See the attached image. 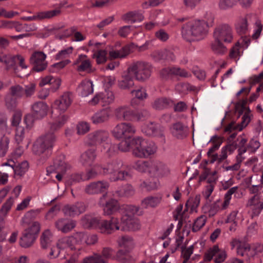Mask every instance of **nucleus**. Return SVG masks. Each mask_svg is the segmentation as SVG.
Wrapping results in <instances>:
<instances>
[{"instance_id": "nucleus-20", "label": "nucleus", "mask_w": 263, "mask_h": 263, "mask_svg": "<svg viewBox=\"0 0 263 263\" xmlns=\"http://www.w3.org/2000/svg\"><path fill=\"white\" fill-rule=\"evenodd\" d=\"M169 174L170 170L164 163L159 161H152L149 175L155 177H163Z\"/></svg>"}, {"instance_id": "nucleus-47", "label": "nucleus", "mask_w": 263, "mask_h": 263, "mask_svg": "<svg viewBox=\"0 0 263 263\" xmlns=\"http://www.w3.org/2000/svg\"><path fill=\"white\" fill-rule=\"evenodd\" d=\"M97 230L101 233L105 234H110L114 233L109 220H101L100 218Z\"/></svg>"}, {"instance_id": "nucleus-32", "label": "nucleus", "mask_w": 263, "mask_h": 263, "mask_svg": "<svg viewBox=\"0 0 263 263\" xmlns=\"http://www.w3.org/2000/svg\"><path fill=\"white\" fill-rule=\"evenodd\" d=\"M171 132L177 139H183L187 136V129L182 123L177 122L172 125Z\"/></svg>"}, {"instance_id": "nucleus-46", "label": "nucleus", "mask_w": 263, "mask_h": 263, "mask_svg": "<svg viewBox=\"0 0 263 263\" xmlns=\"http://www.w3.org/2000/svg\"><path fill=\"white\" fill-rule=\"evenodd\" d=\"M134 78H135L134 75L128 72V68L126 73L123 76V80L119 82V85L120 87L123 89H126L133 86L134 85Z\"/></svg>"}, {"instance_id": "nucleus-36", "label": "nucleus", "mask_w": 263, "mask_h": 263, "mask_svg": "<svg viewBox=\"0 0 263 263\" xmlns=\"http://www.w3.org/2000/svg\"><path fill=\"white\" fill-rule=\"evenodd\" d=\"M117 242L120 247L128 251H131L135 246L134 238L128 235H124L119 238Z\"/></svg>"}, {"instance_id": "nucleus-10", "label": "nucleus", "mask_w": 263, "mask_h": 263, "mask_svg": "<svg viewBox=\"0 0 263 263\" xmlns=\"http://www.w3.org/2000/svg\"><path fill=\"white\" fill-rule=\"evenodd\" d=\"M149 43L146 42L145 44L141 46H138L134 43H130L129 45L123 47L120 50L112 49L109 52V59L110 60L116 59H122L126 57L129 54L130 51L135 49H138L139 51H142L148 48Z\"/></svg>"}, {"instance_id": "nucleus-58", "label": "nucleus", "mask_w": 263, "mask_h": 263, "mask_svg": "<svg viewBox=\"0 0 263 263\" xmlns=\"http://www.w3.org/2000/svg\"><path fill=\"white\" fill-rule=\"evenodd\" d=\"M15 199L13 197H10L7 201L3 204L1 209H0V217H4L6 216L8 212L10 210L12 206L14 203Z\"/></svg>"}, {"instance_id": "nucleus-44", "label": "nucleus", "mask_w": 263, "mask_h": 263, "mask_svg": "<svg viewBox=\"0 0 263 263\" xmlns=\"http://www.w3.org/2000/svg\"><path fill=\"white\" fill-rule=\"evenodd\" d=\"M54 167L57 174L55 178L61 181L63 175L65 173L68 168V165L64 161L60 162L55 161L54 163Z\"/></svg>"}, {"instance_id": "nucleus-24", "label": "nucleus", "mask_w": 263, "mask_h": 263, "mask_svg": "<svg viewBox=\"0 0 263 263\" xmlns=\"http://www.w3.org/2000/svg\"><path fill=\"white\" fill-rule=\"evenodd\" d=\"M1 166L2 167L8 166L10 171H13L15 174L22 176L27 171L29 165L27 161H24L16 167L14 161L13 159H9L7 162L3 163Z\"/></svg>"}, {"instance_id": "nucleus-31", "label": "nucleus", "mask_w": 263, "mask_h": 263, "mask_svg": "<svg viewBox=\"0 0 263 263\" xmlns=\"http://www.w3.org/2000/svg\"><path fill=\"white\" fill-rule=\"evenodd\" d=\"M133 114V110L127 106H120L115 110V115L119 120H131Z\"/></svg>"}, {"instance_id": "nucleus-26", "label": "nucleus", "mask_w": 263, "mask_h": 263, "mask_svg": "<svg viewBox=\"0 0 263 263\" xmlns=\"http://www.w3.org/2000/svg\"><path fill=\"white\" fill-rule=\"evenodd\" d=\"M46 58V54L43 52H34V71L40 72L46 68L47 63Z\"/></svg>"}, {"instance_id": "nucleus-34", "label": "nucleus", "mask_w": 263, "mask_h": 263, "mask_svg": "<svg viewBox=\"0 0 263 263\" xmlns=\"http://www.w3.org/2000/svg\"><path fill=\"white\" fill-rule=\"evenodd\" d=\"M96 158L95 151L92 149H89L83 153L80 157V162L84 166H90Z\"/></svg>"}, {"instance_id": "nucleus-40", "label": "nucleus", "mask_w": 263, "mask_h": 263, "mask_svg": "<svg viewBox=\"0 0 263 263\" xmlns=\"http://www.w3.org/2000/svg\"><path fill=\"white\" fill-rule=\"evenodd\" d=\"M173 104L170 99L160 98L156 99L152 104L153 108L156 110H162L166 108Z\"/></svg>"}, {"instance_id": "nucleus-48", "label": "nucleus", "mask_w": 263, "mask_h": 263, "mask_svg": "<svg viewBox=\"0 0 263 263\" xmlns=\"http://www.w3.org/2000/svg\"><path fill=\"white\" fill-rule=\"evenodd\" d=\"M143 16L138 11H130L125 14L123 16V20L127 22L132 23L137 21H141L143 20Z\"/></svg>"}, {"instance_id": "nucleus-14", "label": "nucleus", "mask_w": 263, "mask_h": 263, "mask_svg": "<svg viewBox=\"0 0 263 263\" xmlns=\"http://www.w3.org/2000/svg\"><path fill=\"white\" fill-rule=\"evenodd\" d=\"M227 257V253L224 250L220 249L218 246L215 245L209 249L204 255V260L210 261L214 259L216 263L223 262Z\"/></svg>"}, {"instance_id": "nucleus-12", "label": "nucleus", "mask_w": 263, "mask_h": 263, "mask_svg": "<svg viewBox=\"0 0 263 263\" xmlns=\"http://www.w3.org/2000/svg\"><path fill=\"white\" fill-rule=\"evenodd\" d=\"M214 40H220L225 43H230L233 40V32L232 27L226 24L216 27L213 31Z\"/></svg>"}, {"instance_id": "nucleus-57", "label": "nucleus", "mask_w": 263, "mask_h": 263, "mask_svg": "<svg viewBox=\"0 0 263 263\" xmlns=\"http://www.w3.org/2000/svg\"><path fill=\"white\" fill-rule=\"evenodd\" d=\"M22 225L26 229H31L33 226V211L30 210L27 212L22 220Z\"/></svg>"}, {"instance_id": "nucleus-52", "label": "nucleus", "mask_w": 263, "mask_h": 263, "mask_svg": "<svg viewBox=\"0 0 263 263\" xmlns=\"http://www.w3.org/2000/svg\"><path fill=\"white\" fill-rule=\"evenodd\" d=\"M73 48L72 46L64 49L59 51L54 56V59L57 61H63L65 60H69L68 58L72 53Z\"/></svg>"}, {"instance_id": "nucleus-25", "label": "nucleus", "mask_w": 263, "mask_h": 263, "mask_svg": "<svg viewBox=\"0 0 263 263\" xmlns=\"http://www.w3.org/2000/svg\"><path fill=\"white\" fill-rule=\"evenodd\" d=\"M76 241H78V239L76 238L75 234L73 236L66 237L60 239L57 244L61 251L65 250L67 255H69V253L75 249L73 244Z\"/></svg>"}, {"instance_id": "nucleus-63", "label": "nucleus", "mask_w": 263, "mask_h": 263, "mask_svg": "<svg viewBox=\"0 0 263 263\" xmlns=\"http://www.w3.org/2000/svg\"><path fill=\"white\" fill-rule=\"evenodd\" d=\"M121 217L120 220L117 217H112L110 219L111 227L112 228L113 232L116 231L121 230L122 231V222H123V213L121 214Z\"/></svg>"}, {"instance_id": "nucleus-13", "label": "nucleus", "mask_w": 263, "mask_h": 263, "mask_svg": "<svg viewBox=\"0 0 263 263\" xmlns=\"http://www.w3.org/2000/svg\"><path fill=\"white\" fill-rule=\"evenodd\" d=\"M130 211L123 213L122 231L135 232L140 230L141 224L138 218L134 217Z\"/></svg>"}, {"instance_id": "nucleus-9", "label": "nucleus", "mask_w": 263, "mask_h": 263, "mask_svg": "<svg viewBox=\"0 0 263 263\" xmlns=\"http://www.w3.org/2000/svg\"><path fill=\"white\" fill-rule=\"evenodd\" d=\"M55 140V136L53 133H46L40 137L36 141V155L43 154L44 158L47 157L50 154Z\"/></svg>"}, {"instance_id": "nucleus-42", "label": "nucleus", "mask_w": 263, "mask_h": 263, "mask_svg": "<svg viewBox=\"0 0 263 263\" xmlns=\"http://www.w3.org/2000/svg\"><path fill=\"white\" fill-rule=\"evenodd\" d=\"M243 53L240 43L239 42H236L235 45L230 49L229 51V58L237 62Z\"/></svg>"}, {"instance_id": "nucleus-45", "label": "nucleus", "mask_w": 263, "mask_h": 263, "mask_svg": "<svg viewBox=\"0 0 263 263\" xmlns=\"http://www.w3.org/2000/svg\"><path fill=\"white\" fill-rule=\"evenodd\" d=\"M253 33L251 37L253 40H257L261 35L263 26L260 20L255 15V18L253 20Z\"/></svg>"}, {"instance_id": "nucleus-29", "label": "nucleus", "mask_w": 263, "mask_h": 263, "mask_svg": "<svg viewBox=\"0 0 263 263\" xmlns=\"http://www.w3.org/2000/svg\"><path fill=\"white\" fill-rule=\"evenodd\" d=\"M56 228L62 232L66 233L71 231L76 226V222L73 220L61 219L55 223Z\"/></svg>"}, {"instance_id": "nucleus-54", "label": "nucleus", "mask_w": 263, "mask_h": 263, "mask_svg": "<svg viewBox=\"0 0 263 263\" xmlns=\"http://www.w3.org/2000/svg\"><path fill=\"white\" fill-rule=\"evenodd\" d=\"M103 167L99 165H95L91 169L89 170L85 174L84 179L89 180L95 178L99 174H103Z\"/></svg>"}, {"instance_id": "nucleus-62", "label": "nucleus", "mask_w": 263, "mask_h": 263, "mask_svg": "<svg viewBox=\"0 0 263 263\" xmlns=\"http://www.w3.org/2000/svg\"><path fill=\"white\" fill-rule=\"evenodd\" d=\"M239 0H219L218 7L220 10H226L236 5Z\"/></svg>"}, {"instance_id": "nucleus-28", "label": "nucleus", "mask_w": 263, "mask_h": 263, "mask_svg": "<svg viewBox=\"0 0 263 263\" xmlns=\"http://www.w3.org/2000/svg\"><path fill=\"white\" fill-rule=\"evenodd\" d=\"M110 115V110L109 108H104L97 111L91 117L92 122L98 124L106 122L108 120Z\"/></svg>"}, {"instance_id": "nucleus-38", "label": "nucleus", "mask_w": 263, "mask_h": 263, "mask_svg": "<svg viewBox=\"0 0 263 263\" xmlns=\"http://www.w3.org/2000/svg\"><path fill=\"white\" fill-rule=\"evenodd\" d=\"M152 161L137 160L133 165V168L139 172L147 173L149 175Z\"/></svg>"}, {"instance_id": "nucleus-11", "label": "nucleus", "mask_w": 263, "mask_h": 263, "mask_svg": "<svg viewBox=\"0 0 263 263\" xmlns=\"http://www.w3.org/2000/svg\"><path fill=\"white\" fill-rule=\"evenodd\" d=\"M246 206L252 218L259 216L263 209V194H255L248 199Z\"/></svg>"}, {"instance_id": "nucleus-49", "label": "nucleus", "mask_w": 263, "mask_h": 263, "mask_svg": "<svg viewBox=\"0 0 263 263\" xmlns=\"http://www.w3.org/2000/svg\"><path fill=\"white\" fill-rule=\"evenodd\" d=\"M200 199V196L198 195L190 197L185 204L187 210H190L192 213L197 212V209L199 205Z\"/></svg>"}, {"instance_id": "nucleus-50", "label": "nucleus", "mask_w": 263, "mask_h": 263, "mask_svg": "<svg viewBox=\"0 0 263 263\" xmlns=\"http://www.w3.org/2000/svg\"><path fill=\"white\" fill-rule=\"evenodd\" d=\"M130 251L126 249L118 250L116 255V259L122 263H127L130 261L132 260V257L129 254Z\"/></svg>"}, {"instance_id": "nucleus-30", "label": "nucleus", "mask_w": 263, "mask_h": 263, "mask_svg": "<svg viewBox=\"0 0 263 263\" xmlns=\"http://www.w3.org/2000/svg\"><path fill=\"white\" fill-rule=\"evenodd\" d=\"M100 218L91 215L86 214L81 219V224L86 229H97L99 224Z\"/></svg>"}, {"instance_id": "nucleus-51", "label": "nucleus", "mask_w": 263, "mask_h": 263, "mask_svg": "<svg viewBox=\"0 0 263 263\" xmlns=\"http://www.w3.org/2000/svg\"><path fill=\"white\" fill-rule=\"evenodd\" d=\"M60 13L58 10H53L46 12H39L34 15V20H42L44 18H49L57 15Z\"/></svg>"}, {"instance_id": "nucleus-37", "label": "nucleus", "mask_w": 263, "mask_h": 263, "mask_svg": "<svg viewBox=\"0 0 263 263\" xmlns=\"http://www.w3.org/2000/svg\"><path fill=\"white\" fill-rule=\"evenodd\" d=\"M92 82L89 80H83L78 87V91L82 97H87L93 91Z\"/></svg>"}, {"instance_id": "nucleus-15", "label": "nucleus", "mask_w": 263, "mask_h": 263, "mask_svg": "<svg viewBox=\"0 0 263 263\" xmlns=\"http://www.w3.org/2000/svg\"><path fill=\"white\" fill-rule=\"evenodd\" d=\"M73 64L76 66V69L79 72L90 73L93 71L92 61L86 54H79Z\"/></svg>"}, {"instance_id": "nucleus-6", "label": "nucleus", "mask_w": 263, "mask_h": 263, "mask_svg": "<svg viewBox=\"0 0 263 263\" xmlns=\"http://www.w3.org/2000/svg\"><path fill=\"white\" fill-rule=\"evenodd\" d=\"M152 69V65L148 63L138 61L129 66L128 72L133 74L137 80L144 82L150 78Z\"/></svg>"}, {"instance_id": "nucleus-22", "label": "nucleus", "mask_w": 263, "mask_h": 263, "mask_svg": "<svg viewBox=\"0 0 263 263\" xmlns=\"http://www.w3.org/2000/svg\"><path fill=\"white\" fill-rule=\"evenodd\" d=\"M109 184L104 181L93 182L87 185L85 192L88 194H95L104 192L108 190Z\"/></svg>"}, {"instance_id": "nucleus-3", "label": "nucleus", "mask_w": 263, "mask_h": 263, "mask_svg": "<svg viewBox=\"0 0 263 263\" xmlns=\"http://www.w3.org/2000/svg\"><path fill=\"white\" fill-rule=\"evenodd\" d=\"M87 142L89 145L101 144L102 151L110 156L115 152V146L109 142V134L105 130H97L89 134L87 137Z\"/></svg>"}, {"instance_id": "nucleus-64", "label": "nucleus", "mask_w": 263, "mask_h": 263, "mask_svg": "<svg viewBox=\"0 0 263 263\" xmlns=\"http://www.w3.org/2000/svg\"><path fill=\"white\" fill-rule=\"evenodd\" d=\"M70 63L71 61L70 60L61 61L58 63L52 65L49 68V71L51 72H58Z\"/></svg>"}, {"instance_id": "nucleus-7", "label": "nucleus", "mask_w": 263, "mask_h": 263, "mask_svg": "<svg viewBox=\"0 0 263 263\" xmlns=\"http://www.w3.org/2000/svg\"><path fill=\"white\" fill-rule=\"evenodd\" d=\"M135 133V127L132 124L126 122L117 124L111 131L112 136L115 139H122L121 142H130Z\"/></svg>"}, {"instance_id": "nucleus-61", "label": "nucleus", "mask_w": 263, "mask_h": 263, "mask_svg": "<svg viewBox=\"0 0 263 263\" xmlns=\"http://www.w3.org/2000/svg\"><path fill=\"white\" fill-rule=\"evenodd\" d=\"M206 221V217L201 215L197 218L193 223L192 231L194 232L199 231L205 225Z\"/></svg>"}, {"instance_id": "nucleus-35", "label": "nucleus", "mask_w": 263, "mask_h": 263, "mask_svg": "<svg viewBox=\"0 0 263 263\" xmlns=\"http://www.w3.org/2000/svg\"><path fill=\"white\" fill-rule=\"evenodd\" d=\"M76 238L78 239V242H81L84 240L88 246L96 244L98 240V237L96 234H87L81 232L76 234Z\"/></svg>"}, {"instance_id": "nucleus-19", "label": "nucleus", "mask_w": 263, "mask_h": 263, "mask_svg": "<svg viewBox=\"0 0 263 263\" xmlns=\"http://www.w3.org/2000/svg\"><path fill=\"white\" fill-rule=\"evenodd\" d=\"M24 58L20 55L11 57L0 54V62L4 64L7 69L13 67L16 63H18L22 68H26L27 66L24 64Z\"/></svg>"}, {"instance_id": "nucleus-43", "label": "nucleus", "mask_w": 263, "mask_h": 263, "mask_svg": "<svg viewBox=\"0 0 263 263\" xmlns=\"http://www.w3.org/2000/svg\"><path fill=\"white\" fill-rule=\"evenodd\" d=\"M159 126L153 122L145 124L142 128V131L148 136H156L159 135Z\"/></svg>"}, {"instance_id": "nucleus-5", "label": "nucleus", "mask_w": 263, "mask_h": 263, "mask_svg": "<svg viewBox=\"0 0 263 263\" xmlns=\"http://www.w3.org/2000/svg\"><path fill=\"white\" fill-rule=\"evenodd\" d=\"M124 165L120 160H115L103 167V174H110V180L112 181L124 180L130 178V174L123 170Z\"/></svg>"}, {"instance_id": "nucleus-16", "label": "nucleus", "mask_w": 263, "mask_h": 263, "mask_svg": "<svg viewBox=\"0 0 263 263\" xmlns=\"http://www.w3.org/2000/svg\"><path fill=\"white\" fill-rule=\"evenodd\" d=\"M72 102L71 94L68 92H66L54 101L53 107L58 110L60 113H63L69 107Z\"/></svg>"}, {"instance_id": "nucleus-2", "label": "nucleus", "mask_w": 263, "mask_h": 263, "mask_svg": "<svg viewBox=\"0 0 263 263\" xmlns=\"http://www.w3.org/2000/svg\"><path fill=\"white\" fill-rule=\"evenodd\" d=\"M213 22L212 15H210L206 21L198 19L191 20L182 26V36L189 42L200 40L205 36L208 28L212 26Z\"/></svg>"}, {"instance_id": "nucleus-21", "label": "nucleus", "mask_w": 263, "mask_h": 263, "mask_svg": "<svg viewBox=\"0 0 263 263\" xmlns=\"http://www.w3.org/2000/svg\"><path fill=\"white\" fill-rule=\"evenodd\" d=\"M86 209L84 203L78 202L74 204L65 205L63 209V211L66 216L74 217L84 213Z\"/></svg>"}, {"instance_id": "nucleus-60", "label": "nucleus", "mask_w": 263, "mask_h": 263, "mask_svg": "<svg viewBox=\"0 0 263 263\" xmlns=\"http://www.w3.org/2000/svg\"><path fill=\"white\" fill-rule=\"evenodd\" d=\"M52 240V235L49 230L45 231L42 234L41 238V244L43 248L46 249Z\"/></svg>"}, {"instance_id": "nucleus-53", "label": "nucleus", "mask_w": 263, "mask_h": 263, "mask_svg": "<svg viewBox=\"0 0 263 263\" xmlns=\"http://www.w3.org/2000/svg\"><path fill=\"white\" fill-rule=\"evenodd\" d=\"M222 142L223 140L221 137L217 136H213L210 141V142L212 144V146L209 148L207 153L208 156H210L211 154L217 151L221 145Z\"/></svg>"}, {"instance_id": "nucleus-39", "label": "nucleus", "mask_w": 263, "mask_h": 263, "mask_svg": "<svg viewBox=\"0 0 263 263\" xmlns=\"http://www.w3.org/2000/svg\"><path fill=\"white\" fill-rule=\"evenodd\" d=\"M33 242V231L31 229H26L21 238L20 243L24 248L30 247Z\"/></svg>"}, {"instance_id": "nucleus-41", "label": "nucleus", "mask_w": 263, "mask_h": 263, "mask_svg": "<svg viewBox=\"0 0 263 263\" xmlns=\"http://www.w3.org/2000/svg\"><path fill=\"white\" fill-rule=\"evenodd\" d=\"M228 206V205H226L224 204V201L216 200L210 205L208 211V215L209 217H213L221 210L226 209Z\"/></svg>"}, {"instance_id": "nucleus-17", "label": "nucleus", "mask_w": 263, "mask_h": 263, "mask_svg": "<svg viewBox=\"0 0 263 263\" xmlns=\"http://www.w3.org/2000/svg\"><path fill=\"white\" fill-rule=\"evenodd\" d=\"M101 45V43L95 42L93 40H90L88 43V45L91 47L93 52L92 58L96 59L97 64H104L107 60V51L98 49V47Z\"/></svg>"}, {"instance_id": "nucleus-33", "label": "nucleus", "mask_w": 263, "mask_h": 263, "mask_svg": "<svg viewBox=\"0 0 263 263\" xmlns=\"http://www.w3.org/2000/svg\"><path fill=\"white\" fill-rule=\"evenodd\" d=\"M48 110V105L43 102L34 105V120H40L47 115Z\"/></svg>"}, {"instance_id": "nucleus-56", "label": "nucleus", "mask_w": 263, "mask_h": 263, "mask_svg": "<svg viewBox=\"0 0 263 263\" xmlns=\"http://www.w3.org/2000/svg\"><path fill=\"white\" fill-rule=\"evenodd\" d=\"M9 138L3 135L0 139V157H4L9 149Z\"/></svg>"}, {"instance_id": "nucleus-1", "label": "nucleus", "mask_w": 263, "mask_h": 263, "mask_svg": "<svg viewBox=\"0 0 263 263\" xmlns=\"http://www.w3.org/2000/svg\"><path fill=\"white\" fill-rule=\"evenodd\" d=\"M118 148L122 152L132 150L133 155L139 158H147L157 151V146L154 142L140 137L133 138L130 142H120Z\"/></svg>"}, {"instance_id": "nucleus-55", "label": "nucleus", "mask_w": 263, "mask_h": 263, "mask_svg": "<svg viewBox=\"0 0 263 263\" xmlns=\"http://www.w3.org/2000/svg\"><path fill=\"white\" fill-rule=\"evenodd\" d=\"M223 42L220 40H214L211 44V48L216 53L222 54L226 52L227 48L223 45Z\"/></svg>"}, {"instance_id": "nucleus-23", "label": "nucleus", "mask_w": 263, "mask_h": 263, "mask_svg": "<svg viewBox=\"0 0 263 263\" xmlns=\"http://www.w3.org/2000/svg\"><path fill=\"white\" fill-rule=\"evenodd\" d=\"M254 18H255V15L253 14L239 17L235 24L236 31L241 34L247 33L248 30V23H253Z\"/></svg>"}, {"instance_id": "nucleus-4", "label": "nucleus", "mask_w": 263, "mask_h": 263, "mask_svg": "<svg viewBox=\"0 0 263 263\" xmlns=\"http://www.w3.org/2000/svg\"><path fill=\"white\" fill-rule=\"evenodd\" d=\"M247 100H242L235 105V112L239 116L242 115L240 124H236L234 122H232L226 127L225 132H231L235 129L240 131L250 122L251 113L249 107L247 106Z\"/></svg>"}, {"instance_id": "nucleus-18", "label": "nucleus", "mask_w": 263, "mask_h": 263, "mask_svg": "<svg viewBox=\"0 0 263 263\" xmlns=\"http://www.w3.org/2000/svg\"><path fill=\"white\" fill-rule=\"evenodd\" d=\"M232 249L235 248L237 254L240 256L250 258V246L243 240L234 238L230 242Z\"/></svg>"}, {"instance_id": "nucleus-59", "label": "nucleus", "mask_w": 263, "mask_h": 263, "mask_svg": "<svg viewBox=\"0 0 263 263\" xmlns=\"http://www.w3.org/2000/svg\"><path fill=\"white\" fill-rule=\"evenodd\" d=\"M81 263H107V260L98 254L85 257Z\"/></svg>"}, {"instance_id": "nucleus-27", "label": "nucleus", "mask_w": 263, "mask_h": 263, "mask_svg": "<svg viewBox=\"0 0 263 263\" xmlns=\"http://www.w3.org/2000/svg\"><path fill=\"white\" fill-rule=\"evenodd\" d=\"M162 201V197L160 196H148L144 198L141 202L142 208L154 209L157 207Z\"/></svg>"}, {"instance_id": "nucleus-8", "label": "nucleus", "mask_w": 263, "mask_h": 263, "mask_svg": "<svg viewBox=\"0 0 263 263\" xmlns=\"http://www.w3.org/2000/svg\"><path fill=\"white\" fill-rule=\"evenodd\" d=\"M103 214L105 216L113 215L117 212L121 214L126 211L132 213H137L139 211L138 207L133 205H123L120 206L118 201L114 199L107 201L103 206Z\"/></svg>"}]
</instances>
